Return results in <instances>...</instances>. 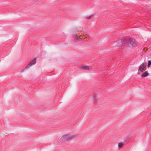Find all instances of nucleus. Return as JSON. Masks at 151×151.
<instances>
[{
    "label": "nucleus",
    "mask_w": 151,
    "mask_h": 151,
    "mask_svg": "<svg viewBox=\"0 0 151 151\" xmlns=\"http://www.w3.org/2000/svg\"><path fill=\"white\" fill-rule=\"evenodd\" d=\"M76 135H64L62 137V141L63 142L68 141L73 138L75 137Z\"/></svg>",
    "instance_id": "obj_1"
},
{
    "label": "nucleus",
    "mask_w": 151,
    "mask_h": 151,
    "mask_svg": "<svg viewBox=\"0 0 151 151\" xmlns=\"http://www.w3.org/2000/svg\"><path fill=\"white\" fill-rule=\"evenodd\" d=\"M127 45L128 46L130 47H135L136 46V43L135 40L132 38H130Z\"/></svg>",
    "instance_id": "obj_2"
},
{
    "label": "nucleus",
    "mask_w": 151,
    "mask_h": 151,
    "mask_svg": "<svg viewBox=\"0 0 151 151\" xmlns=\"http://www.w3.org/2000/svg\"><path fill=\"white\" fill-rule=\"evenodd\" d=\"M126 41V39L125 38H123L121 39H119L117 40L116 42L118 43V46L119 47H122V45L123 44L124 42Z\"/></svg>",
    "instance_id": "obj_3"
},
{
    "label": "nucleus",
    "mask_w": 151,
    "mask_h": 151,
    "mask_svg": "<svg viewBox=\"0 0 151 151\" xmlns=\"http://www.w3.org/2000/svg\"><path fill=\"white\" fill-rule=\"evenodd\" d=\"M36 62V59H33L29 63V64L25 67L24 69L29 68L31 66L35 64Z\"/></svg>",
    "instance_id": "obj_4"
},
{
    "label": "nucleus",
    "mask_w": 151,
    "mask_h": 151,
    "mask_svg": "<svg viewBox=\"0 0 151 151\" xmlns=\"http://www.w3.org/2000/svg\"><path fill=\"white\" fill-rule=\"evenodd\" d=\"M145 66L144 65V64H141L139 66V71H141V72H142L143 71L145 70Z\"/></svg>",
    "instance_id": "obj_5"
},
{
    "label": "nucleus",
    "mask_w": 151,
    "mask_h": 151,
    "mask_svg": "<svg viewBox=\"0 0 151 151\" xmlns=\"http://www.w3.org/2000/svg\"><path fill=\"white\" fill-rule=\"evenodd\" d=\"M149 75V73L147 72V71H145L141 75V77H145L148 76Z\"/></svg>",
    "instance_id": "obj_6"
},
{
    "label": "nucleus",
    "mask_w": 151,
    "mask_h": 151,
    "mask_svg": "<svg viewBox=\"0 0 151 151\" xmlns=\"http://www.w3.org/2000/svg\"><path fill=\"white\" fill-rule=\"evenodd\" d=\"M89 68H90V67L88 66H82L81 67V68L83 70H89L90 69Z\"/></svg>",
    "instance_id": "obj_7"
},
{
    "label": "nucleus",
    "mask_w": 151,
    "mask_h": 151,
    "mask_svg": "<svg viewBox=\"0 0 151 151\" xmlns=\"http://www.w3.org/2000/svg\"><path fill=\"white\" fill-rule=\"evenodd\" d=\"M93 16H94V14H92L91 15H90V16H87L86 17V18H85L84 19H90Z\"/></svg>",
    "instance_id": "obj_8"
},
{
    "label": "nucleus",
    "mask_w": 151,
    "mask_h": 151,
    "mask_svg": "<svg viewBox=\"0 0 151 151\" xmlns=\"http://www.w3.org/2000/svg\"><path fill=\"white\" fill-rule=\"evenodd\" d=\"M151 65V60H149L148 61L147 68H149L150 67Z\"/></svg>",
    "instance_id": "obj_9"
},
{
    "label": "nucleus",
    "mask_w": 151,
    "mask_h": 151,
    "mask_svg": "<svg viewBox=\"0 0 151 151\" xmlns=\"http://www.w3.org/2000/svg\"><path fill=\"white\" fill-rule=\"evenodd\" d=\"M123 145V143H120L118 144V147L119 148L121 147Z\"/></svg>",
    "instance_id": "obj_10"
},
{
    "label": "nucleus",
    "mask_w": 151,
    "mask_h": 151,
    "mask_svg": "<svg viewBox=\"0 0 151 151\" xmlns=\"http://www.w3.org/2000/svg\"><path fill=\"white\" fill-rule=\"evenodd\" d=\"M74 38L75 40H78L79 39V37L77 35H74Z\"/></svg>",
    "instance_id": "obj_11"
},
{
    "label": "nucleus",
    "mask_w": 151,
    "mask_h": 151,
    "mask_svg": "<svg viewBox=\"0 0 151 151\" xmlns=\"http://www.w3.org/2000/svg\"><path fill=\"white\" fill-rule=\"evenodd\" d=\"M75 31H76V32H78V30H75Z\"/></svg>",
    "instance_id": "obj_12"
},
{
    "label": "nucleus",
    "mask_w": 151,
    "mask_h": 151,
    "mask_svg": "<svg viewBox=\"0 0 151 151\" xmlns=\"http://www.w3.org/2000/svg\"><path fill=\"white\" fill-rule=\"evenodd\" d=\"M96 97H95V98L94 99H93V101H94V100L95 99H96Z\"/></svg>",
    "instance_id": "obj_13"
}]
</instances>
